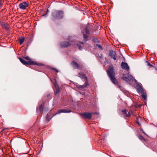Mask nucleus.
I'll use <instances>...</instances> for the list:
<instances>
[{
	"label": "nucleus",
	"instance_id": "25",
	"mask_svg": "<svg viewBox=\"0 0 157 157\" xmlns=\"http://www.w3.org/2000/svg\"><path fill=\"white\" fill-rule=\"evenodd\" d=\"M146 62L147 63V65L148 66H150L151 67H152L153 65L151 64L149 62H148L147 61H146Z\"/></svg>",
	"mask_w": 157,
	"mask_h": 157
},
{
	"label": "nucleus",
	"instance_id": "26",
	"mask_svg": "<svg viewBox=\"0 0 157 157\" xmlns=\"http://www.w3.org/2000/svg\"><path fill=\"white\" fill-rule=\"evenodd\" d=\"M8 129V128H3L2 130V132L5 131L6 130H7Z\"/></svg>",
	"mask_w": 157,
	"mask_h": 157
},
{
	"label": "nucleus",
	"instance_id": "1",
	"mask_svg": "<svg viewBox=\"0 0 157 157\" xmlns=\"http://www.w3.org/2000/svg\"><path fill=\"white\" fill-rule=\"evenodd\" d=\"M108 75L110 79L112 82L115 84H117L118 82L115 77V73L113 71V66H110L107 71Z\"/></svg>",
	"mask_w": 157,
	"mask_h": 157
},
{
	"label": "nucleus",
	"instance_id": "23",
	"mask_svg": "<svg viewBox=\"0 0 157 157\" xmlns=\"http://www.w3.org/2000/svg\"><path fill=\"white\" fill-rule=\"evenodd\" d=\"M138 138L142 140L143 139H144V138L143 136L141 135H139L138 136Z\"/></svg>",
	"mask_w": 157,
	"mask_h": 157
},
{
	"label": "nucleus",
	"instance_id": "28",
	"mask_svg": "<svg viewBox=\"0 0 157 157\" xmlns=\"http://www.w3.org/2000/svg\"><path fill=\"white\" fill-rule=\"evenodd\" d=\"M52 69H54V70H55V71H56L57 72H58V71L56 69H55V68H52Z\"/></svg>",
	"mask_w": 157,
	"mask_h": 157
},
{
	"label": "nucleus",
	"instance_id": "10",
	"mask_svg": "<svg viewBox=\"0 0 157 157\" xmlns=\"http://www.w3.org/2000/svg\"><path fill=\"white\" fill-rule=\"evenodd\" d=\"M121 68L128 71L129 70V67L127 63L125 62H122L121 64Z\"/></svg>",
	"mask_w": 157,
	"mask_h": 157
},
{
	"label": "nucleus",
	"instance_id": "12",
	"mask_svg": "<svg viewBox=\"0 0 157 157\" xmlns=\"http://www.w3.org/2000/svg\"><path fill=\"white\" fill-rule=\"evenodd\" d=\"M71 112V109L68 110H66L63 109H61L59 110L56 113V114H57L58 113H69Z\"/></svg>",
	"mask_w": 157,
	"mask_h": 157
},
{
	"label": "nucleus",
	"instance_id": "2",
	"mask_svg": "<svg viewBox=\"0 0 157 157\" xmlns=\"http://www.w3.org/2000/svg\"><path fill=\"white\" fill-rule=\"evenodd\" d=\"M78 76L81 78L83 81H84V80H86V81H85V84L84 85H76V87L77 88L82 90L86 88L87 86H88L87 78L85 75L82 72L79 73Z\"/></svg>",
	"mask_w": 157,
	"mask_h": 157
},
{
	"label": "nucleus",
	"instance_id": "4",
	"mask_svg": "<svg viewBox=\"0 0 157 157\" xmlns=\"http://www.w3.org/2000/svg\"><path fill=\"white\" fill-rule=\"evenodd\" d=\"M73 37H72L71 36H68L67 38V39L69 40V41H64L63 42H61L60 43V45L62 48H66L70 46L71 44V43L73 42L72 41V40H73Z\"/></svg>",
	"mask_w": 157,
	"mask_h": 157
},
{
	"label": "nucleus",
	"instance_id": "13",
	"mask_svg": "<svg viewBox=\"0 0 157 157\" xmlns=\"http://www.w3.org/2000/svg\"><path fill=\"white\" fill-rule=\"evenodd\" d=\"M137 84L138 87H137V91L138 92L140 93L141 94L144 93V91L143 90V88L139 84H138L137 83H136Z\"/></svg>",
	"mask_w": 157,
	"mask_h": 157
},
{
	"label": "nucleus",
	"instance_id": "21",
	"mask_svg": "<svg viewBox=\"0 0 157 157\" xmlns=\"http://www.w3.org/2000/svg\"><path fill=\"white\" fill-rule=\"evenodd\" d=\"M46 118V120L47 121H49L51 118H50L49 117V115H48V114H47V115Z\"/></svg>",
	"mask_w": 157,
	"mask_h": 157
},
{
	"label": "nucleus",
	"instance_id": "3",
	"mask_svg": "<svg viewBox=\"0 0 157 157\" xmlns=\"http://www.w3.org/2000/svg\"><path fill=\"white\" fill-rule=\"evenodd\" d=\"M63 15V13L62 11L54 10L52 13V16L54 19H62Z\"/></svg>",
	"mask_w": 157,
	"mask_h": 157
},
{
	"label": "nucleus",
	"instance_id": "11",
	"mask_svg": "<svg viewBox=\"0 0 157 157\" xmlns=\"http://www.w3.org/2000/svg\"><path fill=\"white\" fill-rule=\"evenodd\" d=\"M116 55V52L113 50H110L109 53V56L111 57V58L113 59L114 60L116 59V58L115 57Z\"/></svg>",
	"mask_w": 157,
	"mask_h": 157
},
{
	"label": "nucleus",
	"instance_id": "17",
	"mask_svg": "<svg viewBox=\"0 0 157 157\" xmlns=\"http://www.w3.org/2000/svg\"><path fill=\"white\" fill-rule=\"evenodd\" d=\"M122 112L123 114L124 115V116L125 117H128L130 116V114L129 113H128V114H127L126 109H124V110H122Z\"/></svg>",
	"mask_w": 157,
	"mask_h": 157
},
{
	"label": "nucleus",
	"instance_id": "19",
	"mask_svg": "<svg viewBox=\"0 0 157 157\" xmlns=\"http://www.w3.org/2000/svg\"><path fill=\"white\" fill-rule=\"evenodd\" d=\"M141 96L142 98H143L144 100H146L147 99V95L145 93H144H144L141 94Z\"/></svg>",
	"mask_w": 157,
	"mask_h": 157
},
{
	"label": "nucleus",
	"instance_id": "18",
	"mask_svg": "<svg viewBox=\"0 0 157 157\" xmlns=\"http://www.w3.org/2000/svg\"><path fill=\"white\" fill-rule=\"evenodd\" d=\"M84 44V43L82 42H79L78 44H77L78 46V48L79 50H81L82 49V47L81 46V44L83 45Z\"/></svg>",
	"mask_w": 157,
	"mask_h": 157
},
{
	"label": "nucleus",
	"instance_id": "6",
	"mask_svg": "<svg viewBox=\"0 0 157 157\" xmlns=\"http://www.w3.org/2000/svg\"><path fill=\"white\" fill-rule=\"evenodd\" d=\"M19 60L22 63L25 65H36L38 66H41L42 65L40 63L38 64L37 63L32 60L26 61L21 58H19Z\"/></svg>",
	"mask_w": 157,
	"mask_h": 157
},
{
	"label": "nucleus",
	"instance_id": "5",
	"mask_svg": "<svg viewBox=\"0 0 157 157\" xmlns=\"http://www.w3.org/2000/svg\"><path fill=\"white\" fill-rule=\"evenodd\" d=\"M123 76L121 77V79L126 81V82L129 84H130V83L128 81L127 79H128L129 81H132L134 79L136 83H137V80L134 78H133L132 76L129 75L128 73H127V74H123Z\"/></svg>",
	"mask_w": 157,
	"mask_h": 157
},
{
	"label": "nucleus",
	"instance_id": "24",
	"mask_svg": "<svg viewBox=\"0 0 157 157\" xmlns=\"http://www.w3.org/2000/svg\"><path fill=\"white\" fill-rule=\"evenodd\" d=\"M24 58H25L26 60H29V61L31 60L30 58L28 56L24 57Z\"/></svg>",
	"mask_w": 157,
	"mask_h": 157
},
{
	"label": "nucleus",
	"instance_id": "29",
	"mask_svg": "<svg viewBox=\"0 0 157 157\" xmlns=\"http://www.w3.org/2000/svg\"><path fill=\"white\" fill-rule=\"evenodd\" d=\"M2 26L3 28H6V26L4 24H2L1 25Z\"/></svg>",
	"mask_w": 157,
	"mask_h": 157
},
{
	"label": "nucleus",
	"instance_id": "27",
	"mask_svg": "<svg viewBox=\"0 0 157 157\" xmlns=\"http://www.w3.org/2000/svg\"><path fill=\"white\" fill-rule=\"evenodd\" d=\"M48 9H47V12L46 13H45V14H43V15H42V16H46V15H47V13H48Z\"/></svg>",
	"mask_w": 157,
	"mask_h": 157
},
{
	"label": "nucleus",
	"instance_id": "30",
	"mask_svg": "<svg viewBox=\"0 0 157 157\" xmlns=\"http://www.w3.org/2000/svg\"><path fill=\"white\" fill-rule=\"evenodd\" d=\"M103 56L102 54H101L100 56V58H103Z\"/></svg>",
	"mask_w": 157,
	"mask_h": 157
},
{
	"label": "nucleus",
	"instance_id": "33",
	"mask_svg": "<svg viewBox=\"0 0 157 157\" xmlns=\"http://www.w3.org/2000/svg\"><path fill=\"white\" fill-rule=\"evenodd\" d=\"M2 0H0V2H1V3H2Z\"/></svg>",
	"mask_w": 157,
	"mask_h": 157
},
{
	"label": "nucleus",
	"instance_id": "16",
	"mask_svg": "<svg viewBox=\"0 0 157 157\" xmlns=\"http://www.w3.org/2000/svg\"><path fill=\"white\" fill-rule=\"evenodd\" d=\"M72 66L75 68H78L79 67V65L75 61H73L71 63Z\"/></svg>",
	"mask_w": 157,
	"mask_h": 157
},
{
	"label": "nucleus",
	"instance_id": "14",
	"mask_svg": "<svg viewBox=\"0 0 157 157\" xmlns=\"http://www.w3.org/2000/svg\"><path fill=\"white\" fill-rule=\"evenodd\" d=\"M51 81L53 83L56 88V91L57 92H58L59 91V87L58 85L56 80H54V82H53L52 80H51Z\"/></svg>",
	"mask_w": 157,
	"mask_h": 157
},
{
	"label": "nucleus",
	"instance_id": "8",
	"mask_svg": "<svg viewBox=\"0 0 157 157\" xmlns=\"http://www.w3.org/2000/svg\"><path fill=\"white\" fill-rule=\"evenodd\" d=\"M94 113H81L80 115L83 117H85L88 119H90L92 117V114H94Z\"/></svg>",
	"mask_w": 157,
	"mask_h": 157
},
{
	"label": "nucleus",
	"instance_id": "15",
	"mask_svg": "<svg viewBox=\"0 0 157 157\" xmlns=\"http://www.w3.org/2000/svg\"><path fill=\"white\" fill-rule=\"evenodd\" d=\"M43 111V106L42 105L36 108V112L37 114H39Z\"/></svg>",
	"mask_w": 157,
	"mask_h": 157
},
{
	"label": "nucleus",
	"instance_id": "22",
	"mask_svg": "<svg viewBox=\"0 0 157 157\" xmlns=\"http://www.w3.org/2000/svg\"><path fill=\"white\" fill-rule=\"evenodd\" d=\"M96 46L98 47L101 50H102V48L101 46L99 44H96Z\"/></svg>",
	"mask_w": 157,
	"mask_h": 157
},
{
	"label": "nucleus",
	"instance_id": "9",
	"mask_svg": "<svg viewBox=\"0 0 157 157\" xmlns=\"http://www.w3.org/2000/svg\"><path fill=\"white\" fill-rule=\"evenodd\" d=\"M28 6V3L26 2H24L19 4L20 8L23 10H25Z\"/></svg>",
	"mask_w": 157,
	"mask_h": 157
},
{
	"label": "nucleus",
	"instance_id": "31",
	"mask_svg": "<svg viewBox=\"0 0 157 157\" xmlns=\"http://www.w3.org/2000/svg\"><path fill=\"white\" fill-rule=\"evenodd\" d=\"M118 87L119 88H120L121 89V90H121V86H120V85H118Z\"/></svg>",
	"mask_w": 157,
	"mask_h": 157
},
{
	"label": "nucleus",
	"instance_id": "20",
	"mask_svg": "<svg viewBox=\"0 0 157 157\" xmlns=\"http://www.w3.org/2000/svg\"><path fill=\"white\" fill-rule=\"evenodd\" d=\"M25 38L24 37H21L19 39L20 43L21 44L24 41Z\"/></svg>",
	"mask_w": 157,
	"mask_h": 157
},
{
	"label": "nucleus",
	"instance_id": "32",
	"mask_svg": "<svg viewBox=\"0 0 157 157\" xmlns=\"http://www.w3.org/2000/svg\"><path fill=\"white\" fill-rule=\"evenodd\" d=\"M142 132L143 133L145 134V132L144 131H143V130L142 131Z\"/></svg>",
	"mask_w": 157,
	"mask_h": 157
},
{
	"label": "nucleus",
	"instance_id": "7",
	"mask_svg": "<svg viewBox=\"0 0 157 157\" xmlns=\"http://www.w3.org/2000/svg\"><path fill=\"white\" fill-rule=\"evenodd\" d=\"M82 33L83 35V40L85 41H86L87 40V38L88 37V35L89 33V30L88 27L85 28L84 30L83 31Z\"/></svg>",
	"mask_w": 157,
	"mask_h": 157
}]
</instances>
